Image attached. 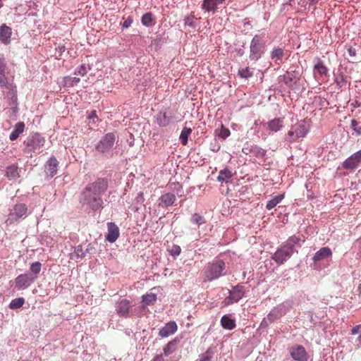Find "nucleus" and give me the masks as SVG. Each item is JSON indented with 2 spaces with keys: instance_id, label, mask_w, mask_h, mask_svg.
<instances>
[{
  "instance_id": "obj_3",
  "label": "nucleus",
  "mask_w": 361,
  "mask_h": 361,
  "mask_svg": "<svg viewBox=\"0 0 361 361\" xmlns=\"http://www.w3.org/2000/svg\"><path fill=\"white\" fill-rule=\"evenodd\" d=\"M225 269V264L222 259H216L208 264L204 271V275L208 281H212L222 275Z\"/></svg>"
},
{
  "instance_id": "obj_17",
  "label": "nucleus",
  "mask_w": 361,
  "mask_h": 361,
  "mask_svg": "<svg viewBox=\"0 0 361 361\" xmlns=\"http://www.w3.org/2000/svg\"><path fill=\"white\" fill-rule=\"evenodd\" d=\"M59 162L56 160V157H52L47 161L45 165V171L51 177L56 174L57 168L59 167Z\"/></svg>"
},
{
  "instance_id": "obj_50",
  "label": "nucleus",
  "mask_w": 361,
  "mask_h": 361,
  "mask_svg": "<svg viewBox=\"0 0 361 361\" xmlns=\"http://www.w3.org/2000/svg\"><path fill=\"white\" fill-rule=\"evenodd\" d=\"M360 329H361V325H357L354 327H353L352 329V334L353 335H355L357 334L358 332L360 331Z\"/></svg>"
},
{
  "instance_id": "obj_7",
  "label": "nucleus",
  "mask_w": 361,
  "mask_h": 361,
  "mask_svg": "<svg viewBox=\"0 0 361 361\" xmlns=\"http://www.w3.org/2000/svg\"><path fill=\"white\" fill-rule=\"evenodd\" d=\"M293 249L290 246H282L275 251L271 258L277 264H282L293 255Z\"/></svg>"
},
{
  "instance_id": "obj_51",
  "label": "nucleus",
  "mask_w": 361,
  "mask_h": 361,
  "mask_svg": "<svg viewBox=\"0 0 361 361\" xmlns=\"http://www.w3.org/2000/svg\"><path fill=\"white\" fill-rule=\"evenodd\" d=\"M348 52L350 56H356V49L353 47H350V48L348 49Z\"/></svg>"
},
{
  "instance_id": "obj_11",
  "label": "nucleus",
  "mask_w": 361,
  "mask_h": 361,
  "mask_svg": "<svg viewBox=\"0 0 361 361\" xmlns=\"http://www.w3.org/2000/svg\"><path fill=\"white\" fill-rule=\"evenodd\" d=\"M307 133V128L303 124H298L288 132V140L293 142L299 137H305Z\"/></svg>"
},
{
  "instance_id": "obj_54",
  "label": "nucleus",
  "mask_w": 361,
  "mask_h": 361,
  "mask_svg": "<svg viewBox=\"0 0 361 361\" xmlns=\"http://www.w3.org/2000/svg\"><path fill=\"white\" fill-rule=\"evenodd\" d=\"M136 199L140 200L141 202H143L144 201L143 192H139L137 197H136Z\"/></svg>"
},
{
  "instance_id": "obj_19",
  "label": "nucleus",
  "mask_w": 361,
  "mask_h": 361,
  "mask_svg": "<svg viewBox=\"0 0 361 361\" xmlns=\"http://www.w3.org/2000/svg\"><path fill=\"white\" fill-rule=\"evenodd\" d=\"M332 256V251L328 247H323L313 256V261L314 262L324 260L329 257Z\"/></svg>"
},
{
  "instance_id": "obj_47",
  "label": "nucleus",
  "mask_w": 361,
  "mask_h": 361,
  "mask_svg": "<svg viewBox=\"0 0 361 361\" xmlns=\"http://www.w3.org/2000/svg\"><path fill=\"white\" fill-rule=\"evenodd\" d=\"M87 73L86 67L85 64H82L78 68V73L81 76H85Z\"/></svg>"
},
{
  "instance_id": "obj_59",
  "label": "nucleus",
  "mask_w": 361,
  "mask_h": 361,
  "mask_svg": "<svg viewBox=\"0 0 361 361\" xmlns=\"http://www.w3.org/2000/svg\"><path fill=\"white\" fill-rule=\"evenodd\" d=\"M1 6H2L1 0H0V8H1Z\"/></svg>"
},
{
  "instance_id": "obj_26",
  "label": "nucleus",
  "mask_w": 361,
  "mask_h": 361,
  "mask_svg": "<svg viewBox=\"0 0 361 361\" xmlns=\"http://www.w3.org/2000/svg\"><path fill=\"white\" fill-rule=\"evenodd\" d=\"M283 198H284L283 193L276 195V196H274L271 200L268 201L267 206H265V207H267V209H268V210L273 209L276 207V205H277L281 202V201L283 200Z\"/></svg>"
},
{
  "instance_id": "obj_23",
  "label": "nucleus",
  "mask_w": 361,
  "mask_h": 361,
  "mask_svg": "<svg viewBox=\"0 0 361 361\" xmlns=\"http://www.w3.org/2000/svg\"><path fill=\"white\" fill-rule=\"evenodd\" d=\"M24 129L25 123L20 122L16 124L15 130H13V132L11 133L10 140L11 141H15L17 139V137H19L20 134L23 132Z\"/></svg>"
},
{
  "instance_id": "obj_55",
  "label": "nucleus",
  "mask_w": 361,
  "mask_h": 361,
  "mask_svg": "<svg viewBox=\"0 0 361 361\" xmlns=\"http://www.w3.org/2000/svg\"><path fill=\"white\" fill-rule=\"evenodd\" d=\"M174 185V190H176L178 191V189L180 190V191H181V186L178 183H173Z\"/></svg>"
},
{
  "instance_id": "obj_45",
  "label": "nucleus",
  "mask_w": 361,
  "mask_h": 361,
  "mask_svg": "<svg viewBox=\"0 0 361 361\" xmlns=\"http://www.w3.org/2000/svg\"><path fill=\"white\" fill-rule=\"evenodd\" d=\"M211 354L209 351L204 353L200 355V359L197 361H210L211 360Z\"/></svg>"
},
{
  "instance_id": "obj_25",
  "label": "nucleus",
  "mask_w": 361,
  "mask_h": 361,
  "mask_svg": "<svg viewBox=\"0 0 361 361\" xmlns=\"http://www.w3.org/2000/svg\"><path fill=\"white\" fill-rule=\"evenodd\" d=\"M232 176V172L228 169L226 168L224 170L219 171L218 180L220 182L228 183Z\"/></svg>"
},
{
  "instance_id": "obj_27",
  "label": "nucleus",
  "mask_w": 361,
  "mask_h": 361,
  "mask_svg": "<svg viewBox=\"0 0 361 361\" xmlns=\"http://www.w3.org/2000/svg\"><path fill=\"white\" fill-rule=\"evenodd\" d=\"M215 135L223 140H225L229 137L230 130L228 128H226L223 124H221L220 128L215 130Z\"/></svg>"
},
{
  "instance_id": "obj_30",
  "label": "nucleus",
  "mask_w": 361,
  "mask_h": 361,
  "mask_svg": "<svg viewBox=\"0 0 361 361\" xmlns=\"http://www.w3.org/2000/svg\"><path fill=\"white\" fill-rule=\"evenodd\" d=\"M283 55V50L281 48L274 49L271 53V59L276 63H279V61L282 60Z\"/></svg>"
},
{
  "instance_id": "obj_4",
  "label": "nucleus",
  "mask_w": 361,
  "mask_h": 361,
  "mask_svg": "<svg viewBox=\"0 0 361 361\" xmlns=\"http://www.w3.org/2000/svg\"><path fill=\"white\" fill-rule=\"evenodd\" d=\"M264 42L262 37L259 35H255L250 45V59L259 60L262 57L264 48Z\"/></svg>"
},
{
  "instance_id": "obj_15",
  "label": "nucleus",
  "mask_w": 361,
  "mask_h": 361,
  "mask_svg": "<svg viewBox=\"0 0 361 361\" xmlns=\"http://www.w3.org/2000/svg\"><path fill=\"white\" fill-rule=\"evenodd\" d=\"M178 330V326L174 322H170L165 324L159 330V334L161 337H168L173 335Z\"/></svg>"
},
{
  "instance_id": "obj_13",
  "label": "nucleus",
  "mask_w": 361,
  "mask_h": 361,
  "mask_svg": "<svg viewBox=\"0 0 361 361\" xmlns=\"http://www.w3.org/2000/svg\"><path fill=\"white\" fill-rule=\"evenodd\" d=\"M130 302L128 300L123 299L116 303V312L118 316L128 317L129 315L130 308L131 307Z\"/></svg>"
},
{
  "instance_id": "obj_44",
  "label": "nucleus",
  "mask_w": 361,
  "mask_h": 361,
  "mask_svg": "<svg viewBox=\"0 0 361 361\" xmlns=\"http://www.w3.org/2000/svg\"><path fill=\"white\" fill-rule=\"evenodd\" d=\"M8 84L7 78L5 76V72H0V86L6 87Z\"/></svg>"
},
{
  "instance_id": "obj_29",
  "label": "nucleus",
  "mask_w": 361,
  "mask_h": 361,
  "mask_svg": "<svg viewBox=\"0 0 361 361\" xmlns=\"http://www.w3.org/2000/svg\"><path fill=\"white\" fill-rule=\"evenodd\" d=\"M192 132L191 128L184 127L180 135V140L183 145H186L188 141V137L190 133Z\"/></svg>"
},
{
  "instance_id": "obj_9",
  "label": "nucleus",
  "mask_w": 361,
  "mask_h": 361,
  "mask_svg": "<svg viewBox=\"0 0 361 361\" xmlns=\"http://www.w3.org/2000/svg\"><path fill=\"white\" fill-rule=\"evenodd\" d=\"M37 279L31 273H26L16 276L15 279L16 286L18 290H25L27 287L30 286Z\"/></svg>"
},
{
  "instance_id": "obj_16",
  "label": "nucleus",
  "mask_w": 361,
  "mask_h": 361,
  "mask_svg": "<svg viewBox=\"0 0 361 361\" xmlns=\"http://www.w3.org/2000/svg\"><path fill=\"white\" fill-rule=\"evenodd\" d=\"M225 0H203L202 8L207 12L214 13L219 5H222Z\"/></svg>"
},
{
  "instance_id": "obj_36",
  "label": "nucleus",
  "mask_w": 361,
  "mask_h": 361,
  "mask_svg": "<svg viewBox=\"0 0 361 361\" xmlns=\"http://www.w3.org/2000/svg\"><path fill=\"white\" fill-rule=\"evenodd\" d=\"M157 123L160 127H165L169 124V119L166 118V113H160L157 116Z\"/></svg>"
},
{
  "instance_id": "obj_20",
  "label": "nucleus",
  "mask_w": 361,
  "mask_h": 361,
  "mask_svg": "<svg viewBox=\"0 0 361 361\" xmlns=\"http://www.w3.org/2000/svg\"><path fill=\"white\" fill-rule=\"evenodd\" d=\"M159 205L167 207L173 204L176 201V197L173 193L168 192L161 195L159 198Z\"/></svg>"
},
{
  "instance_id": "obj_49",
  "label": "nucleus",
  "mask_w": 361,
  "mask_h": 361,
  "mask_svg": "<svg viewBox=\"0 0 361 361\" xmlns=\"http://www.w3.org/2000/svg\"><path fill=\"white\" fill-rule=\"evenodd\" d=\"M6 71V63L5 59L3 57L0 56V73H5Z\"/></svg>"
},
{
  "instance_id": "obj_38",
  "label": "nucleus",
  "mask_w": 361,
  "mask_h": 361,
  "mask_svg": "<svg viewBox=\"0 0 361 361\" xmlns=\"http://www.w3.org/2000/svg\"><path fill=\"white\" fill-rule=\"evenodd\" d=\"M30 271L32 274L37 276L41 271V264L39 262H35L30 265Z\"/></svg>"
},
{
  "instance_id": "obj_6",
  "label": "nucleus",
  "mask_w": 361,
  "mask_h": 361,
  "mask_svg": "<svg viewBox=\"0 0 361 361\" xmlns=\"http://www.w3.org/2000/svg\"><path fill=\"white\" fill-rule=\"evenodd\" d=\"M44 142L45 140L39 134L32 135L26 141L27 149L30 152L39 153Z\"/></svg>"
},
{
  "instance_id": "obj_34",
  "label": "nucleus",
  "mask_w": 361,
  "mask_h": 361,
  "mask_svg": "<svg viewBox=\"0 0 361 361\" xmlns=\"http://www.w3.org/2000/svg\"><path fill=\"white\" fill-rule=\"evenodd\" d=\"M157 300V295L155 293H148L142 297V301L145 305H153Z\"/></svg>"
},
{
  "instance_id": "obj_41",
  "label": "nucleus",
  "mask_w": 361,
  "mask_h": 361,
  "mask_svg": "<svg viewBox=\"0 0 361 361\" xmlns=\"http://www.w3.org/2000/svg\"><path fill=\"white\" fill-rule=\"evenodd\" d=\"M251 152L254 153L255 157L257 158H262L265 155V150L257 147H253V149H251Z\"/></svg>"
},
{
  "instance_id": "obj_35",
  "label": "nucleus",
  "mask_w": 361,
  "mask_h": 361,
  "mask_svg": "<svg viewBox=\"0 0 361 361\" xmlns=\"http://www.w3.org/2000/svg\"><path fill=\"white\" fill-rule=\"evenodd\" d=\"M25 303V298H17L11 300L10 302V308L11 310L18 309L23 306Z\"/></svg>"
},
{
  "instance_id": "obj_52",
  "label": "nucleus",
  "mask_w": 361,
  "mask_h": 361,
  "mask_svg": "<svg viewBox=\"0 0 361 361\" xmlns=\"http://www.w3.org/2000/svg\"><path fill=\"white\" fill-rule=\"evenodd\" d=\"M151 361H164V359L162 355H156Z\"/></svg>"
},
{
  "instance_id": "obj_43",
  "label": "nucleus",
  "mask_w": 361,
  "mask_h": 361,
  "mask_svg": "<svg viewBox=\"0 0 361 361\" xmlns=\"http://www.w3.org/2000/svg\"><path fill=\"white\" fill-rule=\"evenodd\" d=\"M169 253L173 256H178L180 253V247L178 245H173L171 247Z\"/></svg>"
},
{
  "instance_id": "obj_53",
  "label": "nucleus",
  "mask_w": 361,
  "mask_h": 361,
  "mask_svg": "<svg viewBox=\"0 0 361 361\" xmlns=\"http://www.w3.org/2000/svg\"><path fill=\"white\" fill-rule=\"evenodd\" d=\"M97 117L96 111H93L90 112V115L88 116L89 119L94 118Z\"/></svg>"
},
{
  "instance_id": "obj_48",
  "label": "nucleus",
  "mask_w": 361,
  "mask_h": 361,
  "mask_svg": "<svg viewBox=\"0 0 361 361\" xmlns=\"http://www.w3.org/2000/svg\"><path fill=\"white\" fill-rule=\"evenodd\" d=\"M133 22V20L131 17H128L125 20V21L123 23V27L124 28H128L131 25V23Z\"/></svg>"
},
{
  "instance_id": "obj_8",
  "label": "nucleus",
  "mask_w": 361,
  "mask_h": 361,
  "mask_svg": "<svg viewBox=\"0 0 361 361\" xmlns=\"http://www.w3.org/2000/svg\"><path fill=\"white\" fill-rule=\"evenodd\" d=\"M27 211V207L24 204L15 205L14 208L11 209L8 214L7 222L9 224H13L18 221L19 219L26 216Z\"/></svg>"
},
{
  "instance_id": "obj_58",
  "label": "nucleus",
  "mask_w": 361,
  "mask_h": 361,
  "mask_svg": "<svg viewBox=\"0 0 361 361\" xmlns=\"http://www.w3.org/2000/svg\"><path fill=\"white\" fill-rule=\"evenodd\" d=\"M357 243H360V247H361V238L357 240Z\"/></svg>"
},
{
  "instance_id": "obj_32",
  "label": "nucleus",
  "mask_w": 361,
  "mask_h": 361,
  "mask_svg": "<svg viewBox=\"0 0 361 361\" xmlns=\"http://www.w3.org/2000/svg\"><path fill=\"white\" fill-rule=\"evenodd\" d=\"M176 340L171 341L164 348V353L166 356L174 353L176 350Z\"/></svg>"
},
{
  "instance_id": "obj_14",
  "label": "nucleus",
  "mask_w": 361,
  "mask_h": 361,
  "mask_svg": "<svg viewBox=\"0 0 361 361\" xmlns=\"http://www.w3.org/2000/svg\"><path fill=\"white\" fill-rule=\"evenodd\" d=\"M119 237V228L114 222L108 223V234L106 240L110 243H114Z\"/></svg>"
},
{
  "instance_id": "obj_56",
  "label": "nucleus",
  "mask_w": 361,
  "mask_h": 361,
  "mask_svg": "<svg viewBox=\"0 0 361 361\" xmlns=\"http://www.w3.org/2000/svg\"><path fill=\"white\" fill-rule=\"evenodd\" d=\"M310 4L314 5V4H317L319 0H310Z\"/></svg>"
},
{
  "instance_id": "obj_10",
  "label": "nucleus",
  "mask_w": 361,
  "mask_h": 361,
  "mask_svg": "<svg viewBox=\"0 0 361 361\" xmlns=\"http://www.w3.org/2000/svg\"><path fill=\"white\" fill-rule=\"evenodd\" d=\"M361 162V149L354 153L343 162V169L353 170L356 169Z\"/></svg>"
},
{
  "instance_id": "obj_22",
  "label": "nucleus",
  "mask_w": 361,
  "mask_h": 361,
  "mask_svg": "<svg viewBox=\"0 0 361 361\" xmlns=\"http://www.w3.org/2000/svg\"><path fill=\"white\" fill-rule=\"evenodd\" d=\"M314 74L320 75V76L322 77L327 75L328 68L321 60H319L317 63L314 66Z\"/></svg>"
},
{
  "instance_id": "obj_28",
  "label": "nucleus",
  "mask_w": 361,
  "mask_h": 361,
  "mask_svg": "<svg viewBox=\"0 0 361 361\" xmlns=\"http://www.w3.org/2000/svg\"><path fill=\"white\" fill-rule=\"evenodd\" d=\"M283 82L286 86L292 87L295 82V76L293 72H288L283 76Z\"/></svg>"
},
{
  "instance_id": "obj_21",
  "label": "nucleus",
  "mask_w": 361,
  "mask_h": 361,
  "mask_svg": "<svg viewBox=\"0 0 361 361\" xmlns=\"http://www.w3.org/2000/svg\"><path fill=\"white\" fill-rule=\"evenodd\" d=\"M220 323L225 329L233 330L235 327V320L226 314L220 319Z\"/></svg>"
},
{
  "instance_id": "obj_33",
  "label": "nucleus",
  "mask_w": 361,
  "mask_h": 361,
  "mask_svg": "<svg viewBox=\"0 0 361 361\" xmlns=\"http://www.w3.org/2000/svg\"><path fill=\"white\" fill-rule=\"evenodd\" d=\"M18 175H19V173H18V168H17V166H11L6 168V176L9 179H14Z\"/></svg>"
},
{
  "instance_id": "obj_57",
  "label": "nucleus",
  "mask_w": 361,
  "mask_h": 361,
  "mask_svg": "<svg viewBox=\"0 0 361 361\" xmlns=\"http://www.w3.org/2000/svg\"><path fill=\"white\" fill-rule=\"evenodd\" d=\"M357 341H358V343H360V345H361V334L360 336H358Z\"/></svg>"
},
{
  "instance_id": "obj_18",
  "label": "nucleus",
  "mask_w": 361,
  "mask_h": 361,
  "mask_svg": "<svg viewBox=\"0 0 361 361\" xmlns=\"http://www.w3.org/2000/svg\"><path fill=\"white\" fill-rule=\"evenodd\" d=\"M11 28L8 25L3 24L0 27V41L4 44H8L11 42Z\"/></svg>"
},
{
  "instance_id": "obj_40",
  "label": "nucleus",
  "mask_w": 361,
  "mask_h": 361,
  "mask_svg": "<svg viewBox=\"0 0 361 361\" xmlns=\"http://www.w3.org/2000/svg\"><path fill=\"white\" fill-rule=\"evenodd\" d=\"M238 74L241 78H247L252 77V72L250 71V69L247 68H243L241 69H239Z\"/></svg>"
},
{
  "instance_id": "obj_39",
  "label": "nucleus",
  "mask_w": 361,
  "mask_h": 361,
  "mask_svg": "<svg viewBox=\"0 0 361 361\" xmlns=\"http://www.w3.org/2000/svg\"><path fill=\"white\" fill-rule=\"evenodd\" d=\"M299 241H300L299 238H298L297 236L293 235L288 239L287 243L283 244V246H284V247L290 246L292 247V249H293L294 245L298 243Z\"/></svg>"
},
{
  "instance_id": "obj_46",
  "label": "nucleus",
  "mask_w": 361,
  "mask_h": 361,
  "mask_svg": "<svg viewBox=\"0 0 361 361\" xmlns=\"http://www.w3.org/2000/svg\"><path fill=\"white\" fill-rule=\"evenodd\" d=\"M80 80V78L78 77H71L69 78L68 82L70 84V85L73 86L78 85Z\"/></svg>"
},
{
  "instance_id": "obj_24",
  "label": "nucleus",
  "mask_w": 361,
  "mask_h": 361,
  "mask_svg": "<svg viewBox=\"0 0 361 361\" xmlns=\"http://www.w3.org/2000/svg\"><path fill=\"white\" fill-rule=\"evenodd\" d=\"M283 127V119L282 118H274L269 122L268 128L269 130L277 132Z\"/></svg>"
},
{
  "instance_id": "obj_31",
  "label": "nucleus",
  "mask_w": 361,
  "mask_h": 361,
  "mask_svg": "<svg viewBox=\"0 0 361 361\" xmlns=\"http://www.w3.org/2000/svg\"><path fill=\"white\" fill-rule=\"evenodd\" d=\"M154 18L152 13H145L142 17H141V23L144 26H151L153 25Z\"/></svg>"
},
{
  "instance_id": "obj_12",
  "label": "nucleus",
  "mask_w": 361,
  "mask_h": 361,
  "mask_svg": "<svg viewBox=\"0 0 361 361\" xmlns=\"http://www.w3.org/2000/svg\"><path fill=\"white\" fill-rule=\"evenodd\" d=\"M289 352H290L291 357L294 360L307 361V352L302 345H298L292 347L290 350H289Z\"/></svg>"
},
{
  "instance_id": "obj_42",
  "label": "nucleus",
  "mask_w": 361,
  "mask_h": 361,
  "mask_svg": "<svg viewBox=\"0 0 361 361\" xmlns=\"http://www.w3.org/2000/svg\"><path fill=\"white\" fill-rule=\"evenodd\" d=\"M351 128L357 133V135H361V127L358 125V122L355 119L351 121Z\"/></svg>"
},
{
  "instance_id": "obj_2",
  "label": "nucleus",
  "mask_w": 361,
  "mask_h": 361,
  "mask_svg": "<svg viewBox=\"0 0 361 361\" xmlns=\"http://www.w3.org/2000/svg\"><path fill=\"white\" fill-rule=\"evenodd\" d=\"M116 137V134L114 132L106 133L97 143L95 146L96 151L102 154H109L114 145Z\"/></svg>"
},
{
  "instance_id": "obj_1",
  "label": "nucleus",
  "mask_w": 361,
  "mask_h": 361,
  "mask_svg": "<svg viewBox=\"0 0 361 361\" xmlns=\"http://www.w3.org/2000/svg\"><path fill=\"white\" fill-rule=\"evenodd\" d=\"M108 187L109 183L106 179L104 178H99L87 185L82 192V197H83L82 200H83L84 204L93 210L100 209L104 204L102 195L106 192Z\"/></svg>"
},
{
  "instance_id": "obj_5",
  "label": "nucleus",
  "mask_w": 361,
  "mask_h": 361,
  "mask_svg": "<svg viewBox=\"0 0 361 361\" xmlns=\"http://www.w3.org/2000/svg\"><path fill=\"white\" fill-rule=\"evenodd\" d=\"M244 294V286L241 284L235 285L232 290H229V295L225 298L224 301V306L227 307L238 302L243 298Z\"/></svg>"
},
{
  "instance_id": "obj_37",
  "label": "nucleus",
  "mask_w": 361,
  "mask_h": 361,
  "mask_svg": "<svg viewBox=\"0 0 361 361\" xmlns=\"http://www.w3.org/2000/svg\"><path fill=\"white\" fill-rule=\"evenodd\" d=\"M190 222L200 226L204 223V219L200 214L195 213L192 215V218H190Z\"/></svg>"
}]
</instances>
